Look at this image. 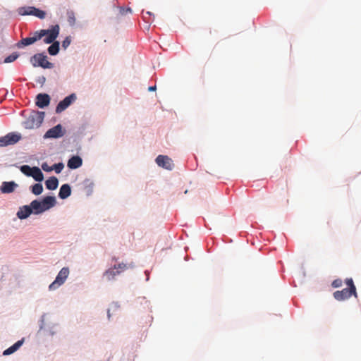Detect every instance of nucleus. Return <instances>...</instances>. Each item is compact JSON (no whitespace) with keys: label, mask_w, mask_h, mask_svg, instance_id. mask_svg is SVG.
Segmentation results:
<instances>
[{"label":"nucleus","mask_w":361,"mask_h":361,"mask_svg":"<svg viewBox=\"0 0 361 361\" xmlns=\"http://www.w3.org/2000/svg\"><path fill=\"white\" fill-rule=\"evenodd\" d=\"M345 284L348 288H343L341 290L335 291L333 293L334 298L338 301H343L349 299L352 295L357 298V293L354 282L351 278L346 279Z\"/></svg>","instance_id":"1"},{"label":"nucleus","mask_w":361,"mask_h":361,"mask_svg":"<svg viewBox=\"0 0 361 361\" xmlns=\"http://www.w3.org/2000/svg\"><path fill=\"white\" fill-rule=\"evenodd\" d=\"M56 204V200L54 196H47L39 201L35 200L31 202V207L33 209V214H39L47 210H49L51 207H54Z\"/></svg>","instance_id":"2"},{"label":"nucleus","mask_w":361,"mask_h":361,"mask_svg":"<svg viewBox=\"0 0 361 361\" xmlns=\"http://www.w3.org/2000/svg\"><path fill=\"white\" fill-rule=\"evenodd\" d=\"M44 118V112L33 111L25 122L26 128L32 129L40 126Z\"/></svg>","instance_id":"3"},{"label":"nucleus","mask_w":361,"mask_h":361,"mask_svg":"<svg viewBox=\"0 0 361 361\" xmlns=\"http://www.w3.org/2000/svg\"><path fill=\"white\" fill-rule=\"evenodd\" d=\"M30 63L34 67L40 66L43 68H53V63L47 61V56L44 54H35L30 59Z\"/></svg>","instance_id":"4"},{"label":"nucleus","mask_w":361,"mask_h":361,"mask_svg":"<svg viewBox=\"0 0 361 361\" xmlns=\"http://www.w3.org/2000/svg\"><path fill=\"white\" fill-rule=\"evenodd\" d=\"M18 13L21 16H34L39 19H44L46 17V13L34 6H25L18 8Z\"/></svg>","instance_id":"5"},{"label":"nucleus","mask_w":361,"mask_h":361,"mask_svg":"<svg viewBox=\"0 0 361 361\" xmlns=\"http://www.w3.org/2000/svg\"><path fill=\"white\" fill-rule=\"evenodd\" d=\"M69 274V269L67 267L62 268L59 272L56 279L54 282H52L49 288L51 290H55L59 288L60 286L64 283L65 281L68 278Z\"/></svg>","instance_id":"6"},{"label":"nucleus","mask_w":361,"mask_h":361,"mask_svg":"<svg viewBox=\"0 0 361 361\" xmlns=\"http://www.w3.org/2000/svg\"><path fill=\"white\" fill-rule=\"evenodd\" d=\"M20 135L16 133H10L0 138V147H6L14 145L20 139Z\"/></svg>","instance_id":"7"},{"label":"nucleus","mask_w":361,"mask_h":361,"mask_svg":"<svg viewBox=\"0 0 361 361\" xmlns=\"http://www.w3.org/2000/svg\"><path fill=\"white\" fill-rule=\"evenodd\" d=\"M156 163L160 167L167 170H172L174 167L173 160L166 155H159L156 158Z\"/></svg>","instance_id":"8"},{"label":"nucleus","mask_w":361,"mask_h":361,"mask_svg":"<svg viewBox=\"0 0 361 361\" xmlns=\"http://www.w3.org/2000/svg\"><path fill=\"white\" fill-rule=\"evenodd\" d=\"M60 27L59 25H55L51 27L50 29H48L47 34L44 39V42L46 44H51L52 42H56L55 39L58 37L59 34Z\"/></svg>","instance_id":"9"},{"label":"nucleus","mask_w":361,"mask_h":361,"mask_svg":"<svg viewBox=\"0 0 361 361\" xmlns=\"http://www.w3.org/2000/svg\"><path fill=\"white\" fill-rule=\"evenodd\" d=\"M64 135L63 132L62 126L61 124H58L56 126L48 130L45 135L44 138H58L61 137Z\"/></svg>","instance_id":"10"},{"label":"nucleus","mask_w":361,"mask_h":361,"mask_svg":"<svg viewBox=\"0 0 361 361\" xmlns=\"http://www.w3.org/2000/svg\"><path fill=\"white\" fill-rule=\"evenodd\" d=\"M75 99V96L74 94H72L66 97H65L62 101H61L56 108V113H61L64 111L66 108L69 106V105L72 103V102Z\"/></svg>","instance_id":"11"},{"label":"nucleus","mask_w":361,"mask_h":361,"mask_svg":"<svg viewBox=\"0 0 361 361\" xmlns=\"http://www.w3.org/2000/svg\"><path fill=\"white\" fill-rule=\"evenodd\" d=\"M36 105L39 108H44L50 103V97L47 94L40 93L36 97Z\"/></svg>","instance_id":"12"},{"label":"nucleus","mask_w":361,"mask_h":361,"mask_svg":"<svg viewBox=\"0 0 361 361\" xmlns=\"http://www.w3.org/2000/svg\"><path fill=\"white\" fill-rule=\"evenodd\" d=\"M32 213H33V209L30 205H25L20 207L16 215L20 219H25L27 218Z\"/></svg>","instance_id":"13"},{"label":"nucleus","mask_w":361,"mask_h":361,"mask_svg":"<svg viewBox=\"0 0 361 361\" xmlns=\"http://www.w3.org/2000/svg\"><path fill=\"white\" fill-rule=\"evenodd\" d=\"M17 187V184L13 182H3L0 187V190L2 193H11L14 191Z\"/></svg>","instance_id":"14"},{"label":"nucleus","mask_w":361,"mask_h":361,"mask_svg":"<svg viewBox=\"0 0 361 361\" xmlns=\"http://www.w3.org/2000/svg\"><path fill=\"white\" fill-rule=\"evenodd\" d=\"M82 160L79 156L72 157L68 161V166L71 169H75L82 166Z\"/></svg>","instance_id":"15"},{"label":"nucleus","mask_w":361,"mask_h":361,"mask_svg":"<svg viewBox=\"0 0 361 361\" xmlns=\"http://www.w3.org/2000/svg\"><path fill=\"white\" fill-rule=\"evenodd\" d=\"M71 194V189L68 184H63L61 185L59 192V197L61 199H66L69 197Z\"/></svg>","instance_id":"16"},{"label":"nucleus","mask_w":361,"mask_h":361,"mask_svg":"<svg viewBox=\"0 0 361 361\" xmlns=\"http://www.w3.org/2000/svg\"><path fill=\"white\" fill-rule=\"evenodd\" d=\"M24 339L18 341L16 343H14L13 345L5 350L3 353L4 355H9L14 352H16L23 343Z\"/></svg>","instance_id":"17"},{"label":"nucleus","mask_w":361,"mask_h":361,"mask_svg":"<svg viewBox=\"0 0 361 361\" xmlns=\"http://www.w3.org/2000/svg\"><path fill=\"white\" fill-rule=\"evenodd\" d=\"M46 188L49 190H55L57 188L59 185V180L58 179L53 176L47 179L45 182Z\"/></svg>","instance_id":"18"},{"label":"nucleus","mask_w":361,"mask_h":361,"mask_svg":"<svg viewBox=\"0 0 361 361\" xmlns=\"http://www.w3.org/2000/svg\"><path fill=\"white\" fill-rule=\"evenodd\" d=\"M31 177H32L36 181L41 182L44 179V176L39 168L38 167H32V171L31 174Z\"/></svg>","instance_id":"19"},{"label":"nucleus","mask_w":361,"mask_h":361,"mask_svg":"<svg viewBox=\"0 0 361 361\" xmlns=\"http://www.w3.org/2000/svg\"><path fill=\"white\" fill-rule=\"evenodd\" d=\"M36 42V38L34 37H26L22 39L20 42H18L17 46L18 48H22L25 46L30 45Z\"/></svg>","instance_id":"20"},{"label":"nucleus","mask_w":361,"mask_h":361,"mask_svg":"<svg viewBox=\"0 0 361 361\" xmlns=\"http://www.w3.org/2000/svg\"><path fill=\"white\" fill-rule=\"evenodd\" d=\"M118 274H119L116 273V269L114 267L106 270L104 274V276H105L108 281H111L115 279V277Z\"/></svg>","instance_id":"21"},{"label":"nucleus","mask_w":361,"mask_h":361,"mask_svg":"<svg viewBox=\"0 0 361 361\" xmlns=\"http://www.w3.org/2000/svg\"><path fill=\"white\" fill-rule=\"evenodd\" d=\"M114 267L116 269L117 274H121L128 269L133 267L131 264L125 263H118V264H114Z\"/></svg>","instance_id":"22"},{"label":"nucleus","mask_w":361,"mask_h":361,"mask_svg":"<svg viewBox=\"0 0 361 361\" xmlns=\"http://www.w3.org/2000/svg\"><path fill=\"white\" fill-rule=\"evenodd\" d=\"M51 44V45L48 48V52L50 55L55 56L59 51V42L56 41Z\"/></svg>","instance_id":"23"},{"label":"nucleus","mask_w":361,"mask_h":361,"mask_svg":"<svg viewBox=\"0 0 361 361\" xmlns=\"http://www.w3.org/2000/svg\"><path fill=\"white\" fill-rule=\"evenodd\" d=\"M31 191L34 195H39L43 191V186L41 183H35L32 186Z\"/></svg>","instance_id":"24"},{"label":"nucleus","mask_w":361,"mask_h":361,"mask_svg":"<svg viewBox=\"0 0 361 361\" xmlns=\"http://www.w3.org/2000/svg\"><path fill=\"white\" fill-rule=\"evenodd\" d=\"M20 171L25 175H26L27 176H31L32 171V167H30L28 165H23L20 167Z\"/></svg>","instance_id":"25"},{"label":"nucleus","mask_w":361,"mask_h":361,"mask_svg":"<svg viewBox=\"0 0 361 361\" xmlns=\"http://www.w3.org/2000/svg\"><path fill=\"white\" fill-rule=\"evenodd\" d=\"M68 22L71 25H73L75 23V13L72 11H67Z\"/></svg>","instance_id":"26"},{"label":"nucleus","mask_w":361,"mask_h":361,"mask_svg":"<svg viewBox=\"0 0 361 361\" xmlns=\"http://www.w3.org/2000/svg\"><path fill=\"white\" fill-rule=\"evenodd\" d=\"M47 32V30H41L39 32H36L34 36V37L36 38V42L42 39L43 37H45Z\"/></svg>","instance_id":"27"},{"label":"nucleus","mask_w":361,"mask_h":361,"mask_svg":"<svg viewBox=\"0 0 361 361\" xmlns=\"http://www.w3.org/2000/svg\"><path fill=\"white\" fill-rule=\"evenodd\" d=\"M18 57V54H12L11 55H9L8 56H7L4 59V63H11V62L14 61L15 60H16Z\"/></svg>","instance_id":"28"},{"label":"nucleus","mask_w":361,"mask_h":361,"mask_svg":"<svg viewBox=\"0 0 361 361\" xmlns=\"http://www.w3.org/2000/svg\"><path fill=\"white\" fill-rule=\"evenodd\" d=\"M53 170L56 171V173H59L62 169H63V164L61 163L55 164L52 166Z\"/></svg>","instance_id":"29"},{"label":"nucleus","mask_w":361,"mask_h":361,"mask_svg":"<svg viewBox=\"0 0 361 361\" xmlns=\"http://www.w3.org/2000/svg\"><path fill=\"white\" fill-rule=\"evenodd\" d=\"M342 284H343V281L340 279H335L331 283V286H332L333 288L341 287Z\"/></svg>","instance_id":"30"},{"label":"nucleus","mask_w":361,"mask_h":361,"mask_svg":"<svg viewBox=\"0 0 361 361\" xmlns=\"http://www.w3.org/2000/svg\"><path fill=\"white\" fill-rule=\"evenodd\" d=\"M71 37H66L64 40L62 42V47L63 49H66L70 44H71Z\"/></svg>","instance_id":"31"},{"label":"nucleus","mask_w":361,"mask_h":361,"mask_svg":"<svg viewBox=\"0 0 361 361\" xmlns=\"http://www.w3.org/2000/svg\"><path fill=\"white\" fill-rule=\"evenodd\" d=\"M118 309V306L116 304H112L111 305V307L109 308L107 310L108 318L110 319V317H111V311H116Z\"/></svg>","instance_id":"32"},{"label":"nucleus","mask_w":361,"mask_h":361,"mask_svg":"<svg viewBox=\"0 0 361 361\" xmlns=\"http://www.w3.org/2000/svg\"><path fill=\"white\" fill-rule=\"evenodd\" d=\"M42 169L44 171H47V172H49V171H51L53 170V167L52 166H49L46 163H44L42 165Z\"/></svg>","instance_id":"33"},{"label":"nucleus","mask_w":361,"mask_h":361,"mask_svg":"<svg viewBox=\"0 0 361 361\" xmlns=\"http://www.w3.org/2000/svg\"><path fill=\"white\" fill-rule=\"evenodd\" d=\"M127 12L131 13L132 12L131 8H127L126 10L125 9H122L121 13L122 14H125Z\"/></svg>","instance_id":"34"},{"label":"nucleus","mask_w":361,"mask_h":361,"mask_svg":"<svg viewBox=\"0 0 361 361\" xmlns=\"http://www.w3.org/2000/svg\"><path fill=\"white\" fill-rule=\"evenodd\" d=\"M156 90V86H150L148 87L149 91H154Z\"/></svg>","instance_id":"35"},{"label":"nucleus","mask_w":361,"mask_h":361,"mask_svg":"<svg viewBox=\"0 0 361 361\" xmlns=\"http://www.w3.org/2000/svg\"><path fill=\"white\" fill-rule=\"evenodd\" d=\"M44 80H45V78L42 77V78L41 79V81H44Z\"/></svg>","instance_id":"36"},{"label":"nucleus","mask_w":361,"mask_h":361,"mask_svg":"<svg viewBox=\"0 0 361 361\" xmlns=\"http://www.w3.org/2000/svg\"><path fill=\"white\" fill-rule=\"evenodd\" d=\"M44 80H45V78L42 77V78L41 79V81H44Z\"/></svg>","instance_id":"37"},{"label":"nucleus","mask_w":361,"mask_h":361,"mask_svg":"<svg viewBox=\"0 0 361 361\" xmlns=\"http://www.w3.org/2000/svg\"><path fill=\"white\" fill-rule=\"evenodd\" d=\"M146 13L148 15H151V13L149 11H147Z\"/></svg>","instance_id":"38"}]
</instances>
